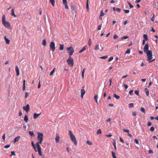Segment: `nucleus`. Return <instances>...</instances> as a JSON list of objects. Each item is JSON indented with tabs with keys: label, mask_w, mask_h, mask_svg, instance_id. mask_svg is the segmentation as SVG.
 Masks as SVG:
<instances>
[{
	"label": "nucleus",
	"mask_w": 158,
	"mask_h": 158,
	"mask_svg": "<svg viewBox=\"0 0 158 158\" xmlns=\"http://www.w3.org/2000/svg\"><path fill=\"white\" fill-rule=\"evenodd\" d=\"M123 131L124 132H127V133H129V130H127V129H123Z\"/></svg>",
	"instance_id": "nucleus-52"
},
{
	"label": "nucleus",
	"mask_w": 158,
	"mask_h": 158,
	"mask_svg": "<svg viewBox=\"0 0 158 158\" xmlns=\"http://www.w3.org/2000/svg\"><path fill=\"white\" fill-rule=\"evenodd\" d=\"M15 70L16 73V75L17 76H19V70L17 65H16L15 67Z\"/></svg>",
	"instance_id": "nucleus-14"
},
{
	"label": "nucleus",
	"mask_w": 158,
	"mask_h": 158,
	"mask_svg": "<svg viewBox=\"0 0 158 158\" xmlns=\"http://www.w3.org/2000/svg\"><path fill=\"white\" fill-rule=\"evenodd\" d=\"M111 154L112 156L113 157V158H117L115 156V153L113 151H112Z\"/></svg>",
	"instance_id": "nucleus-29"
},
{
	"label": "nucleus",
	"mask_w": 158,
	"mask_h": 158,
	"mask_svg": "<svg viewBox=\"0 0 158 158\" xmlns=\"http://www.w3.org/2000/svg\"><path fill=\"white\" fill-rule=\"evenodd\" d=\"M28 96V92H26L25 95V98H27V97Z\"/></svg>",
	"instance_id": "nucleus-64"
},
{
	"label": "nucleus",
	"mask_w": 158,
	"mask_h": 158,
	"mask_svg": "<svg viewBox=\"0 0 158 158\" xmlns=\"http://www.w3.org/2000/svg\"><path fill=\"white\" fill-rule=\"evenodd\" d=\"M23 109L27 113L29 111L30 107L28 104H27L26 106H23Z\"/></svg>",
	"instance_id": "nucleus-8"
},
{
	"label": "nucleus",
	"mask_w": 158,
	"mask_h": 158,
	"mask_svg": "<svg viewBox=\"0 0 158 158\" xmlns=\"http://www.w3.org/2000/svg\"><path fill=\"white\" fill-rule=\"evenodd\" d=\"M98 95H95L94 96V99L97 103H98Z\"/></svg>",
	"instance_id": "nucleus-28"
},
{
	"label": "nucleus",
	"mask_w": 158,
	"mask_h": 158,
	"mask_svg": "<svg viewBox=\"0 0 158 158\" xmlns=\"http://www.w3.org/2000/svg\"><path fill=\"white\" fill-rule=\"evenodd\" d=\"M23 120L26 123H27L28 122V118L27 116V115H25V116Z\"/></svg>",
	"instance_id": "nucleus-23"
},
{
	"label": "nucleus",
	"mask_w": 158,
	"mask_h": 158,
	"mask_svg": "<svg viewBox=\"0 0 158 158\" xmlns=\"http://www.w3.org/2000/svg\"><path fill=\"white\" fill-rule=\"evenodd\" d=\"M55 68H54L53 69V70L50 72V73L49 74L50 76H52L54 72L55 71Z\"/></svg>",
	"instance_id": "nucleus-27"
},
{
	"label": "nucleus",
	"mask_w": 158,
	"mask_h": 158,
	"mask_svg": "<svg viewBox=\"0 0 158 158\" xmlns=\"http://www.w3.org/2000/svg\"><path fill=\"white\" fill-rule=\"evenodd\" d=\"M113 144L114 146V149L115 150H116L117 149H116V143H113Z\"/></svg>",
	"instance_id": "nucleus-59"
},
{
	"label": "nucleus",
	"mask_w": 158,
	"mask_h": 158,
	"mask_svg": "<svg viewBox=\"0 0 158 158\" xmlns=\"http://www.w3.org/2000/svg\"><path fill=\"white\" fill-rule=\"evenodd\" d=\"M41 150V148H38V154L39 155H40V156L42 155V153Z\"/></svg>",
	"instance_id": "nucleus-21"
},
{
	"label": "nucleus",
	"mask_w": 158,
	"mask_h": 158,
	"mask_svg": "<svg viewBox=\"0 0 158 158\" xmlns=\"http://www.w3.org/2000/svg\"><path fill=\"white\" fill-rule=\"evenodd\" d=\"M6 21V16L5 15H3L2 17V23Z\"/></svg>",
	"instance_id": "nucleus-25"
},
{
	"label": "nucleus",
	"mask_w": 158,
	"mask_h": 158,
	"mask_svg": "<svg viewBox=\"0 0 158 158\" xmlns=\"http://www.w3.org/2000/svg\"><path fill=\"white\" fill-rule=\"evenodd\" d=\"M11 15L14 16L15 17H16V15L15 14L14 12V9L13 8L12 9L11 11Z\"/></svg>",
	"instance_id": "nucleus-22"
},
{
	"label": "nucleus",
	"mask_w": 158,
	"mask_h": 158,
	"mask_svg": "<svg viewBox=\"0 0 158 158\" xmlns=\"http://www.w3.org/2000/svg\"><path fill=\"white\" fill-rule=\"evenodd\" d=\"M139 91H137V90H135V94H136L137 95H139Z\"/></svg>",
	"instance_id": "nucleus-60"
},
{
	"label": "nucleus",
	"mask_w": 158,
	"mask_h": 158,
	"mask_svg": "<svg viewBox=\"0 0 158 158\" xmlns=\"http://www.w3.org/2000/svg\"><path fill=\"white\" fill-rule=\"evenodd\" d=\"M60 137L58 133L56 134L55 138V141L56 143H58L59 142Z\"/></svg>",
	"instance_id": "nucleus-11"
},
{
	"label": "nucleus",
	"mask_w": 158,
	"mask_h": 158,
	"mask_svg": "<svg viewBox=\"0 0 158 158\" xmlns=\"http://www.w3.org/2000/svg\"><path fill=\"white\" fill-rule=\"evenodd\" d=\"M140 110L141 111L143 112L144 113H145V110L144 108L143 107H141L140 108Z\"/></svg>",
	"instance_id": "nucleus-35"
},
{
	"label": "nucleus",
	"mask_w": 158,
	"mask_h": 158,
	"mask_svg": "<svg viewBox=\"0 0 158 158\" xmlns=\"http://www.w3.org/2000/svg\"><path fill=\"white\" fill-rule=\"evenodd\" d=\"M68 65L71 67H73V59L71 58L70 56L69 58L67 60Z\"/></svg>",
	"instance_id": "nucleus-3"
},
{
	"label": "nucleus",
	"mask_w": 158,
	"mask_h": 158,
	"mask_svg": "<svg viewBox=\"0 0 158 158\" xmlns=\"http://www.w3.org/2000/svg\"><path fill=\"white\" fill-rule=\"evenodd\" d=\"M2 139H3V140L5 141V134H4L2 136Z\"/></svg>",
	"instance_id": "nucleus-57"
},
{
	"label": "nucleus",
	"mask_w": 158,
	"mask_h": 158,
	"mask_svg": "<svg viewBox=\"0 0 158 158\" xmlns=\"http://www.w3.org/2000/svg\"><path fill=\"white\" fill-rule=\"evenodd\" d=\"M36 146L37 147V148H41L40 146V143H39V142H37L36 143Z\"/></svg>",
	"instance_id": "nucleus-39"
},
{
	"label": "nucleus",
	"mask_w": 158,
	"mask_h": 158,
	"mask_svg": "<svg viewBox=\"0 0 158 158\" xmlns=\"http://www.w3.org/2000/svg\"><path fill=\"white\" fill-rule=\"evenodd\" d=\"M133 90H130L129 91V94L131 95H133Z\"/></svg>",
	"instance_id": "nucleus-50"
},
{
	"label": "nucleus",
	"mask_w": 158,
	"mask_h": 158,
	"mask_svg": "<svg viewBox=\"0 0 158 158\" xmlns=\"http://www.w3.org/2000/svg\"><path fill=\"white\" fill-rule=\"evenodd\" d=\"M102 131L101 129H99L98 130L97 132V134L98 135L99 134H100L102 133Z\"/></svg>",
	"instance_id": "nucleus-33"
},
{
	"label": "nucleus",
	"mask_w": 158,
	"mask_h": 158,
	"mask_svg": "<svg viewBox=\"0 0 158 158\" xmlns=\"http://www.w3.org/2000/svg\"><path fill=\"white\" fill-rule=\"evenodd\" d=\"M115 10H116V11H117V12H119L121 11V10L119 8H117Z\"/></svg>",
	"instance_id": "nucleus-45"
},
{
	"label": "nucleus",
	"mask_w": 158,
	"mask_h": 158,
	"mask_svg": "<svg viewBox=\"0 0 158 158\" xmlns=\"http://www.w3.org/2000/svg\"><path fill=\"white\" fill-rule=\"evenodd\" d=\"M134 141L137 144H139V142L137 139H135Z\"/></svg>",
	"instance_id": "nucleus-56"
},
{
	"label": "nucleus",
	"mask_w": 158,
	"mask_h": 158,
	"mask_svg": "<svg viewBox=\"0 0 158 158\" xmlns=\"http://www.w3.org/2000/svg\"><path fill=\"white\" fill-rule=\"evenodd\" d=\"M128 38H129L128 36H125L124 37H123L122 38H121V39L123 40V39H128Z\"/></svg>",
	"instance_id": "nucleus-48"
},
{
	"label": "nucleus",
	"mask_w": 158,
	"mask_h": 158,
	"mask_svg": "<svg viewBox=\"0 0 158 158\" xmlns=\"http://www.w3.org/2000/svg\"><path fill=\"white\" fill-rule=\"evenodd\" d=\"M67 50L69 51V52H68V53L69 54L70 56L73 54V53L74 52V49L72 47H69L67 48Z\"/></svg>",
	"instance_id": "nucleus-6"
},
{
	"label": "nucleus",
	"mask_w": 158,
	"mask_h": 158,
	"mask_svg": "<svg viewBox=\"0 0 158 158\" xmlns=\"http://www.w3.org/2000/svg\"><path fill=\"white\" fill-rule=\"evenodd\" d=\"M86 49V46H84L81 50L79 51V53H81L84 51H85Z\"/></svg>",
	"instance_id": "nucleus-18"
},
{
	"label": "nucleus",
	"mask_w": 158,
	"mask_h": 158,
	"mask_svg": "<svg viewBox=\"0 0 158 158\" xmlns=\"http://www.w3.org/2000/svg\"><path fill=\"white\" fill-rule=\"evenodd\" d=\"M113 97L117 99H119L120 98V97L115 94H114Z\"/></svg>",
	"instance_id": "nucleus-26"
},
{
	"label": "nucleus",
	"mask_w": 158,
	"mask_h": 158,
	"mask_svg": "<svg viewBox=\"0 0 158 158\" xmlns=\"http://www.w3.org/2000/svg\"><path fill=\"white\" fill-rule=\"evenodd\" d=\"M154 130L155 128L154 127H152L150 129V131H154Z\"/></svg>",
	"instance_id": "nucleus-44"
},
{
	"label": "nucleus",
	"mask_w": 158,
	"mask_h": 158,
	"mask_svg": "<svg viewBox=\"0 0 158 158\" xmlns=\"http://www.w3.org/2000/svg\"><path fill=\"white\" fill-rule=\"evenodd\" d=\"M88 44L89 46H90L92 44V41L91 39H89L88 42Z\"/></svg>",
	"instance_id": "nucleus-34"
},
{
	"label": "nucleus",
	"mask_w": 158,
	"mask_h": 158,
	"mask_svg": "<svg viewBox=\"0 0 158 158\" xmlns=\"http://www.w3.org/2000/svg\"><path fill=\"white\" fill-rule=\"evenodd\" d=\"M38 134V137L37 139L38 140H43V135L42 133H40L39 132H37Z\"/></svg>",
	"instance_id": "nucleus-7"
},
{
	"label": "nucleus",
	"mask_w": 158,
	"mask_h": 158,
	"mask_svg": "<svg viewBox=\"0 0 158 158\" xmlns=\"http://www.w3.org/2000/svg\"><path fill=\"white\" fill-rule=\"evenodd\" d=\"M60 48L59 49L60 50H63L64 49V44H59Z\"/></svg>",
	"instance_id": "nucleus-20"
},
{
	"label": "nucleus",
	"mask_w": 158,
	"mask_h": 158,
	"mask_svg": "<svg viewBox=\"0 0 158 158\" xmlns=\"http://www.w3.org/2000/svg\"><path fill=\"white\" fill-rule=\"evenodd\" d=\"M99 46L98 45H96L95 46V51H98L99 50L101 51L102 49V48L101 47V48L99 49Z\"/></svg>",
	"instance_id": "nucleus-13"
},
{
	"label": "nucleus",
	"mask_w": 158,
	"mask_h": 158,
	"mask_svg": "<svg viewBox=\"0 0 158 158\" xmlns=\"http://www.w3.org/2000/svg\"><path fill=\"white\" fill-rule=\"evenodd\" d=\"M137 114V113L136 111H133L132 112V115L133 116H136Z\"/></svg>",
	"instance_id": "nucleus-55"
},
{
	"label": "nucleus",
	"mask_w": 158,
	"mask_h": 158,
	"mask_svg": "<svg viewBox=\"0 0 158 158\" xmlns=\"http://www.w3.org/2000/svg\"><path fill=\"white\" fill-rule=\"evenodd\" d=\"M153 16L152 17V18L151 19V20L153 22L154 21V17L155 16V15L154 13H153Z\"/></svg>",
	"instance_id": "nucleus-53"
},
{
	"label": "nucleus",
	"mask_w": 158,
	"mask_h": 158,
	"mask_svg": "<svg viewBox=\"0 0 158 158\" xmlns=\"http://www.w3.org/2000/svg\"><path fill=\"white\" fill-rule=\"evenodd\" d=\"M129 107H134V104L133 103H131L129 104Z\"/></svg>",
	"instance_id": "nucleus-42"
},
{
	"label": "nucleus",
	"mask_w": 158,
	"mask_h": 158,
	"mask_svg": "<svg viewBox=\"0 0 158 158\" xmlns=\"http://www.w3.org/2000/svg\"><path fill=\"white\" fill-rule=\"evenodd\" d=\"M104 15V13L103 10H102L100 13V16H102Z\"/></svg>",
	"instance_id": "nucleus-46"
},
{
	"label": "nucleus",
	"mask_w": 158,
	"mask_h": 158,
	"mask_svg": "<svg viewBox=\"0 0 158 158\" xmlns=\"http://www.w3.org/2000/svg\"><path fill=\"white\" fill-rule=\"evenodd\" d=\"M41 113H40L39 114H37L36 113H34L33 115V118L34 119H36L38 116Z\"/></svg>",
	"instance_id": "nucleus-15"
},
{
	"label": "nucleus",
	"mask_w": 158,
	"mask_h": 158,
	"mask_svg": "<svg viewBox=\"0 0 158 158\" xmlns=\"http://www.w3.org/2000/svg\"><path fill=\"white\" fill-rule=\"evenodd\" d=\"M69 134L71 140L74 143V144L76 145H77V142L75 136L72 134V131L70 130L69 131Z\"/></svg>",
	"instance_id": "nucleus-2"
},
{
	"label": "nucleus",
	"mask_w": 158,
	"mask_h": 158,
	"mask_svg": "<svg viewBox=\"0 0 158 158\" xmlns=\"http://www.w3.org/2000/svg\"><path fill=\"white\" fill-rule=\"evenodd\" d=\"M152 125V123L151 122H148L147 123V125L148 126H150Z\"/></svg>",
	"instance_id": "nucleus-61"
},
{
	"label": "nucleus",
	"mask_w": 158,
	"mask_h": 158,
	"mask_svg": "<svg viewBox=\"0 0 158 158\" xmlns=\"http://www.w3.org/2000/svg\"><path fill=\"white\" fill-rule=\"evenodd\" d=\"M102 26V24H101L99 25H98V28H97L98 30H99L101 29Z\"/></svg>",
	"instance_id": "nucleus-40"
},
{
	"label": "nucleus",
	"mask_w": 158,
	"mask_h": 158,
	"mask_svg": "<svg viewBox=\"0 0 158 158\" xmlns=\"http://www.w3.org/2000/svg\"><path fill=\"white\" fill-rule=\"evenodd\" d=\"M149 45L148 44H146L144 46L143 48V51L144 52L146 53L147 56L148 57L147 60L148 61V62H151L155 60L154 59L152 60V52L151 50H149Z\"/></svg>",
	"instance_id": "nucleus-1"
},
{
	"label": "nucleus",
	"mask_w": 158,
	"mask_h": 158,
	"mask_svg": "<svg viewBox=\"0 0 158 158\" xmlns=\"http://www.w3.org/2000/svg\"><path fill=\"white\" fill-rule=\"evenodd\" d=\"M143 40H144L145 41H148V36L146 34H144L143 35Z\"/></svg>",
	"instance_id": "nucleus-17"
},
{
	"label": "nucleus",
	"mask_w": 158,
	"mask_h": 158,
	"mask_svg": "<svg viewBox=\"0 0 158 158\" xmlns=\"http://www.w3.org/2000/svg\"><path fill=\"white\" fill-rule=\"evenodd\" d=\"M64 4V6H65V7L66 9H69V7H68V6L67 5V3H66V4Z\"/></svg>",
	"instance_id": "nucleus-58"
},
{
	"label": "nucleus",
	"mask_w": 158,
	"mask_h": 158,
	"mask_svg": "<svg viewBox=\"0 0 158 158\" xmlns=\"http://www.w3.org/2000/svg\"><path fill=\"white\" fill-rule=\"evenodd\" d=\"M108 57V56H103L102 57H100V58L102 59H106Z\"/></svg>",
	"instance_id": "nucleus-37"
},
{
	"label": "nucleus",
	"mask_w": 158,
	"mask_h": 158,
	"mask_svg": "<svg viewBox=\"0 0 158 158\" xmlns=\"http://www.w3.org/2000/svg\"><path fill=\"white\" fill-rule=\"evenodd\" d=\"M46 42L45 40H44L42 42V44L44 46H46Z\"/></svg>",
	"instance_id": "nucleus-32"
},
{
	"label": "nucleus",
	"mask_w": 158,
	"mask_h": 158,
	"mask_svg": "<svg viewBox=\"0 0 158 158\" xmlns=\"http://www.w3.org/2000/svg\"><path fill=\"white\" fill-rule=\"evenodd\" d=\"M130 53V49H128L126 51L125 54H129Z\"/></svg>",
	"instance_id": "nucleus-41"
},
{
	"label": "nucleus",
	"mask_w": 158,
	"mask_h": 158,
	"mask_svg": "<svg viewBox=\"0 0 158 158\" xmlns=\"http://www.w3.org/2000/svg\"><path fill=\"white\" fill-rule=\"evenodd\" d=\"M4 38L6 44H9L10 42V40L7 38L6 36H4Z\"/></svg>",
	"instance_id": "nucleus-16"
},
{
	"label": "nucleus",
	"mask_w": 158,
	"mask_h": 158,
	"mask_svg": "<svg viewBox=\"0 0 158 158\" xmlns=\"http://www.w3.org/2000/svg\"><path fill=\"white\" fill-rule=\"evenodd\" d=\"M119 139H120V141L121 142H122V143L124 142L123 140V139L121 137H119Z\"/></svg>",
	"instance_id": "nucleus-63"
},
{
	"label": "nucleus",
	"mask_w": 158,
	"mask_h": 158,
	"mask_svg": "<svg viewBox=\"0 0 158 158\" xmlns=\"http://www.w3.org/2000/svg\"><path fill=\"white\" fill-rule=\"evenodd\" d=\"M2 23L5 27L8 28L9 29H10L11 28L10 24L9 22L6 21Z\"/></svg>",
	"instance_id": "nucleus-4"
},
{
	"label": "nucleus",
	"mask_w": 158,
	"mask_h": 158,
	"mask_svg": "<svg viewBox=\"0 0 158 158\" xmlns=\"http://www.w3.org/2000/svg\"><path fill=\"white\" fill-rule=\"evenodd\" d=\"M11 155H10V156H11L12 155L15 156V154L14 151H11Z\"/></svg>",
	"instance_id": "nucleus-49"
},
{
	"label": "nucleus",
	"mask_w": 158,
	"mask_h": 158,
	"mask_svg": "<svg viewBox=\"0 0 158 158\" xmlns=\"http://www.w3.org/2000/svg\"><path fill=\"white\" fill-rule=\"evenodd\" d=\"M71 9L73 13H76L77 12L75 8L74 5L73 4H71Z\"/></svg>",
	"instance_id": "nucleus-9"
},
{
	"label": "nucleus",
	"mask_w": 158,
	"mask_h": 158,
	"mask_svg": "<svg viewBox=\"0 0 158 158\" xmlns=\"http://www.w3.org/2000/svg\"><path fill=\"white\" fill-rule=\"evenodd\" d=\"M49 47L50 49L52 52H54L55 49V43L53 41L51 42L49 45Z\"/></svg>",
	"instance_id": "nucleus-5"
},
{
	"label": "nucleus",
	"mask_w": 158,
	"mask_h": 158,
	"mask_svg": "<svg viewBox=\"0 0 158 158\" xmlns=\"http://www.w3.org/2000/svg\"><path fill=\"white\" fill-rule=\"evenodd\" d=\"M10 146V145H5L4 147V148H8Z\"/></svg>",
	"instance_id": "nucleus-51"
},
{
	"label": "nucleus",
	"mask_w": 158,
	"mask_h": 158,
	"mask_svg": "<svg viewBox=\"0 0 158 158\" xmlns=\"http://www.w3.org/2000/svg\"><path fill=\"white\" fill-rule=\"evenodd\" d=\"M114 59V58L113 57H110L109 59L108 60V61L109 62L110 61H111L112 60Z\"/></svg>",
	"instance_id": "nucleus-47"
},
{
	"label": "nucleus",
	"mask_w": 158,
	"mask_h": 158,
	"mask_svg": "<svg viewBox=\"0 0 158 158\" xmlns=\"http://www.w3.org/2000/svg\"><path fill=\"white\" fill-rule=\"evenodd\" d=\"M144 90L146 93V95L148 96L149 95V92L148 89L147 88H145L144 89Z\"/></svg>",
	"instance_id": "nucleus-19"
},
{
	"label": "nucleus",
	"mask_w": 158,
	"mask_h": 158,
	"mask_svg": "<svg viewBox=\"0 0 158 158\" xmlns=\"http://www.w3.org/2000/svg\"><path fill=\"white\" fill-rule=\"evenodd\" d=\"M81 97L82 98H83L84 95L85 94V91L84 89H81Z\"/></svg>",
	"instance_id": "nucleus-12"
},
{
	"label": "nucleus",
	"mask_w": 158,
	"mask_h": 158,
	"mask_svg": "<svg viewBox=\"0 0 158 158\" xmlns=\"http://www.w3.org/2000/svg\"><path fill=\"white\" fill-rule=\"evenodd\" d=\"M124 11L126 14L128 13L129 12V10H124Z\"/></svg>",
	"instance_id": "nucleus-54"
},
{
	"label": "nucleus",
	"mask_w": 158,
	"mask_h": 158,
	"mask_svg": "<svg viewBox=\"0 0 158 158\" xmlns=\"http://www.w3.org/2000/svg\"><path fill=\"white\" fill-rule=\"evenodd\" d=\"M20 138V136H18L16 137L14 139L13 142L15 143L16 142H18Z\"/></svg>",
	"instance_id": "nucleus-10"
},
{
	"label": "nucleus",
	"mask_w": 158,
	"mask_h": 158,
	"mask_svg": "<svg viewBox=\"0 0 158 158\" xmlns=\"http://www.w3.org/2000/svg\"><path fill=\"white\" fill-rule=\"evenodd\" d=\"M127 3H128V5L129 6V7L130 8H132L134 7L132 5L130 2H128Z\"/></svg>",
	"instance_id": "nucleus-36"
},
{
	"label": "nucleus",
	"mask_w": 158,
	"mask_h": 158,
	"mask_svg": "<svg viewBox=\"0 0 158 158\" xmlns=\"http://www.w3.org/2000/svg\"><path fill=\"white\" fill-rule=\"evenodd\" d=\"M19 116H20L22 115V114L21 110H20L19 111Z\"/></svg>",
	"instance_id": "nucleus-62"
},
{
	"label": "nucleus",
	"mask_w": 158,
	"mask_h": 158,
	"mask_svg": "<svg viewBox=\"0 0 158 158\" xmlns=\"http://www.w3.org/2000/svg\"><path fill=\"white\" fill-rule=\"evenodd\" d=\"M29 134L31 136H34V133L32 131H29Z\"/></svg>",
	"instance_id": "nucleus-31"
},
{
	"label": "nucleus",
	"mask_w": 158,
	"mask_h": 158,
	"mask_svg": "<svg viewBox=\"0 0 158 158\" xmlns=\"http://www.w3.org/2000/svg\"><path fill=\"white\" fill-rule=\"evenodd\" d=\"M50 2L52 4L53 6H54L55 1V0H50Z\"/></svg>",
	"instance_id": "nucleus-24"
},
{
	"label": "nucleus",
	"mask_w": 158,
	"mask_h": 158,
	"mask_svg": "<svg viewBox=\"0 0 158 158\" xmlns=\"http://www.w3.org/2000/svg\"><path fill=\"white\" fill-rule=\"evenodd\" d=\"M86 143L87 144H88V145H93V143L91 142H90L89 140L87 141L86 142Z\"/></svg>",
	"instance_id": "nucleus-30"
},
{
	"label": "nucleus",
	"mask_w": 158,
	"mask_h": 158,
	"mask_svg": "<svg viewBox=\"0 0 158 158\" xmlns=\"http://www.w3.org/2000/svg\"><path fill=\"white\" fill-rule=\"evenodd\" d=\"M118 37V36L117 34H115V35H114L113 36V38L114 40L116 39Z\"/></svg>",
	"instance_id": "nucleus-38"
},
{
	"label": "nucleus",
	"mask_w": 158,
	"mask_h": 158,
	"mask_svg": "<svg viewBox=\"0 0 158 158\" xmlns=\"http://www.w3.org/2000/svg\"><path fill=\"white\" fill-rule=\"evenodd\" d=\"M88 0H87V2H86V8L88 10L89 9V4H88Z\"/></svg>",
	"instance_id": "nucleus-43"
}]
</instances>
